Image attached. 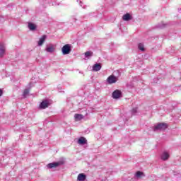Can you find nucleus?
Listing matches in <instances>:
<instances>
[{"mask_svg": "<svg viewBox=\"0 0 181 181\" xmlns=\"http://www.w3.org/2000/svg\"><path fill=\"white\" fill-rule=\"evenodd\" d=\"M62 54H70L71 52V45L70 44H66L64 45L62 48Z\"/></svg>", "mask_w": 181, "mask_h": 181, "instance_id": "obj_1", "label": "nucleus"}, {"mask_svg": "<svg viewBox=\"0 0 181 181\" xmlns=\"http://www.w3.org/2000/svg\"><path fill=\"white\" fill-rule=\"evenodd\" d=\"M168 128V124L166 123H158L154 127V131H165Z\"/></svg>", "mask_w": 181, "mask_h": 181, "instance_id": "obj_2", "label": "nucleus"}, {"mask_svg": "<svg viewBox=\"0 0 181 181\" xmlns=\"http://www.w3.org/2000/svg\"><path fill=\"white\" fill-rule=\"evenodd\" d=\"M6 54V45L4 42H0V57H4Z\"/></svg>", "mask_w": 181, "mask_h": 181, "instance_id": "obj_3", "label": "nucleus"}, {"mask_svg": "<svg viewBox=\"0 0 181 181\" xmlns=\"http://www.w3.org/2000/svg\"><path fill=\"white\" fill-rule=\"evenodd\" d=\"M45 50L47 53H53V52L56 50V45L53 44H48L47 45Z\"/></svg>", "mask_w": 181, "mask_h": 181, "instance_id": "obj_4", "label": "nucleus"}, {"mask_svg": "<svg viewBox=\"0 0 181 181\" xmlns=\"http://www.w3.org/2000/svg\"><path fill=\"white\" fill-rule=\"evenodd\" d=\"M107 81L109 84H114V83H117V77L111 75L107 78Z\"/></svg>", "mask_w": 181, "mask_h": 181, "instance_id": "obj_5", "label": "nucleus"}, {"mask_svg": "<svg viewBox=\"0 0 181 181\" xmlns=\"http://www.w3.org/2000/svg\"><path fill=\"white\" fill-rule=\"evenodd\" d=\"M122 95L121 90H116L112 93V98L117 100V98H119Z\"/></svg>", "mask_w": 181, "mask_h": 181, "instance_id": "obj_6", "label": "nucleus"}, {"mask_svg": "<svg viewBox=\"0 0 181 181\" xmlns=\"http://www.w3.org/2000/svg\"><path fill=\"white\" fill-rule=\"evenodd\" d=\"M61 164H62L61 162L51 163H49L47 165V167L48 168V169H53V168H57V166H59V165Z\"/></svg>", "mask_w": 181, "mask_h": 181, "instance_id": "obj_7", "label": "nucleus"}, {"mask_svg": "<svg viewBox=\"0 0 181 181\" xmlns=\"http://www.w3.org/2000/svg\"><path fill=\"white\" fill-rule=\"evenodd\" d=\"M47 107H49V102L47 100H43L40 105V108H41V110H45V108H47Z\"/></svg>", "mask_w": 181, "mask_h": 181, "instance_id": "obj_8", "label": "nucleus"}, {"mask_svg": "<svg viewBox=\"0 0 181 181\" xmlns=\"http://www.w3.org/2000/svg\"><path fill=\"white\" fill-rule=\"evenodd\" d=\"M47 37V36H46V35H42V36L40 38V40H39V41H38V43H37L38 46H42V45H43V43H45V42H46Z\"/></svg>", "mask_w": 181, "mask_h": 181, "instance_id": "obj_9", "label": "nucleus"}, {"mask_svg": "<svg viewBox=\"0 0 181 181\" xmlns=\"http://www.w3.org/2000/svg\"><path fill=\"white\" fill-rule=\"evenodd\" d=\"M101 67V64L96 63L93 66V71H100Z\"/></svg>", "mask_w": 181, "mask_h": 181, "instance_id": "obj_10", "label": "nucleus"}, {"mask_svg": "<svg viewBox=\"0 0 181 181\" xmlns=\"http://www.w3.org/2000/svg\"><path fill=\"white\" fill-rule=\"evenodd\" d=\"M78 144L79 145H86L87 144V139L84 137H80L78 140Z\"/></svg>", "mask_w": 181, "mask_h": 181, "instance_id": "obj_11", "label": "nucleus"}, {"mask_svg": "<svg viewBox=\"0 0 181 181\" xmlns=\"http://www.w3.org/2000/svg\"><path fill=\"white\" fill-rule=\"evenodd\" d=\"M74 119H75V121H81V119H84V116L81 114H75Z\"/></svg>", "mask_w": 181, "mask_h": 181, "instance_id": "obj_12", "label": "nucleus"}, {"mask_svg": "<svg viewBox=\"0 0 181 181\" xmlns=\"http://www.w3.org/2000/svg\"><path fill=\"white\" fill-rule=\"evenodd\" d=\"M161 159L163 160H167V159H169V153L165 151L161 155Z\"/></svg>", "mask_w": 181, "mask_h": 181, "instance_id": "obj_13", "label": "nucleus"}, {"mask_svg": "<svg viewBox=\"0 0 181 181\" xmlns=\"http://www.w3.org/2000/svg\"><path fill=\"white\" fill-rule=\"evenodd\" d=\"M123 21H131L132 18H131V15L129 13H127L125 15L123 16L122 17Z\"/></svg>", "mask_w": 181, "mask_h": 181, "instance_id": "obj_14", "label": "nucleus"}, {"mask_svg": "<svg viewBox=\"0 0 181 181\" xmlns=\"http://www.w3.org/2000/svg\"><path fill=\"white\" fill-rule=\"evenodd\" d=\"M28 29H30V30H35L36 25H35L34 23H28Z\"/></svg>", "mask_w": 181, "mask_h": 181, "instance_id": "obj_15", "label": "nucleus"}, {"mask_svg": "<svg viewBox=\"0 0 181 181\" xmlns=\"http://www.w3.org/2000/svg\"><path fill=\"white\" fill-rule=\"evenodd\" d=\"M85 57L86 59H90V57H93V52L87 51L85 52Z\"/></svg>", "mask_w": 181, "mask_h": 181, "instance_id": "obj_16", "label": "nucleus"}, {"mask_svg": "<svg viewBox=\"0 0 181 181\" xmlns=\"http://www.w3.org/2000/svg\"><path fill=\"white\" fill-rule=\"evenodd\" d=\"M78 180L79 181H83L86 179V175L84 174H79L78 175Z\"/></svg>", "mask_w": 181, "mask_h": 181, "instance_id": "obj_17", "label": "nucleus"}, {"mask_svg": "<svg viewBox=\"0 0 181 181\" xmlns=\"http://www.w3.org/2000/svg\"><path fill=\"white\" fill-rule=\"evenodd\" d=\"M135 176H136V177L139 178V177H142V176L143 177L145 176V175H144V173H142L141 171H137L135 174Z\"/></svg>", "mask_w": 181, "mask_h": 181, "instance_id": "obj_18", "label": "nucleus"}, {"mask_svg": "<svg viewBox=\"0 0 181 181\" xmlns=\"http://www.w3.org/2000/svg\"><path fill=\"white\" fill-rule=\"evenodd\" d=\"M138 49H139V50H141V52H144L145 51V46L144 45V44L139 43V45H138Z\"/></svg>", "mask_w": 181, "mask_h": 181, "instance_id": "obj_19", "label": "nucleus"}, {"mask_svg": "<svg viewBox=\"0 0 181 181\" xmlns=\"http://www.w3.org/2000/svg\"><path fill=\"white\" fill-rule=\"evenodd\" d=\"M28 95H29V89H25L23 93V97L24 98H26V97H28Z\"/></svg>", "mask_w": 181, "mask_h": 181, "instance_id": "obj_20", "label": "nucleus"}, {"mask_svg": "<svg viewBox=\"0 0 181 181\" xmlns=\"http://www.w3.org/2000/svg\"><path fill=\"white\" fill-rule=\"evenodd\" d=\"M137 111H138V109H137L136 107L132 109V115H135L136 114Z\"/></svg>", "mask_w": 181, "mask_h": 181, "instance_id": "obj_21", "label": "nucleus"}, {"mask_svg": "<svg viewBox=\"0 0 181 181\" xmlns=\"http://www.w3.org/2000/svg\"><path fill=\"white\" fill-rule=\"evenodd\" d=\"M3 93H4V92L2 91V89H0V97H1Z\"/></svg>", "mask_w": 181, "mask_h": 181, "instance_id": "obj_22", "label": "nucleus"}, {"mask_svg": "<svg viewBox=\"0 0 181 181\" xmlns=\"http://www.w3.org/2000/svg\"><path fill=\"white\" fill-rule=\"evenodd\" d=\"M81 4H82L81 1H80L79 4H80L81 6Z\"/></svg>", "mask_w": 181, "mask_h": 181, "instance_id": "obj_23", "label": "nucleus"}]
</instances>
